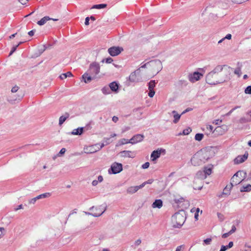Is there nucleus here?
<instances>
[{
    "label": "nucleus",
    "instance_id": "nucleus-1",
    "mask_svg": "<svg viewBox=\"0 0 251 251\" xmlns=\"http://www.w3.org/2000/svg\"><path fill=\"white\" fill-rule=\"evenodd\" d=\"M233 69L227 65H224L223 70L220 75V83L229 80L231 78V73Z\"/></svg>",
    "mask_w": 251,
    "mask_h": 251
},
{
    "label": "nucleus",
    "instance_id": "nucleus-2",
    "mask_svg": "<svg viewBox=\"0 0 251 251\" xmlns=\"http://www.w3.org/2000/svg\"><path fill=\"white\" fill-rule=\"evenodd\" d=\"M207 159L202 153H198L191 158V162L194 166H200L204 163Z\"/></svg>",
    "mask_w": 251,
    "mask_h": 251
},
{
    "label": "nucleus",
    "instance_id": "nucleus-3",
    "mask_svg": "<svg viewBox=\"0 0 251 251\" xmlns=\"http://www.w3.org/2000/svg\"><path fill=\"white\" fill-rule=\"evenodd\" d=\"M87 72L90 75L97 77V75L100 72V65L98 62H94L90 64Z\"/></svg>",
    "mask_w": 251,
    "mask_h": 251
},
{
    "label": "nucleus",
    "instance_id": "nucleus-4",
    "mask_svg": "<svg viewBox=\"0 0 251 251\" xmlns=\"http://www.w3.org/2000/svg\"><path fill=\"white\" fill-rule=\"evenodd\" d=\"M240 176H242V172L239 171L236 172L231 178L230 188H232L233 185H237L242 182L244 179H242Z\"/></svg>",
    "mask_w": 251,
    "mask_h": 251
},
{
    "label": "nucleus",
    "instance_id": "nucleus-5",
    "mask_svg": "<svg viewBox=\"0 0 251 251\" xmlns=\"http://www.w3.org/2000/svg\"><path fill=\"white\" fill-rule=\"evenodd\" d=\"M122 170V164L120 163L114 162L111 165L108 172L112 174H116L120 173Z\"/></svg>",
    "mask_w": 251,
    "mask_h": 251
},
{
    "label": "nucleus",
    "instance_id": "nucleus-6",
    "mask_svg": "<svg viewBox=\"0 0 251 251\" xmlns=\"http://www.w3.org/2000/svg\"><path fill=\"white\" fill-rule=\"evenodd\" d=\"M123 50L122 47L113 46L108 49V52L111 56H115L120 54Z\"/></svg>",
    "mask_w": 251,
    "mask_h": 251
},
{
    "label": "nucleus",
    "instance_id": "nucleus-7",
    "mask_svg": "<svg viewBox=\"0 0 251 251\" xmlns=\"http://www.w3.org/2000/svg\"><path fill=\"white\" fill-rule=\"evenodd\" d=\"M224 67V65H217L211 72L208 74V80L210 79L213 75H216L219 77L220 73L222 72Z\"/></svg>",
    "mask_w": 251,
    "mask_h": 251
},
{
    "label": "nucleus",
    "instance_id": "nucleus-8",
    "mask_svg": "<svg viewBox=\"0 0 251 251\" xmlns=\"http://www.w3.org/2000/svg\"><path fill=\"white\" fill-rule=\"evenodd\" d=\"M149 63L150 66L156 69L155 71L157 73H158L162 69V63L158 59L151 60L149 62Z\"/></svg>",
    "mask_w": 251,
    "mask_h": 251
},
{
    "label": "nucleus",
    "instance_id": "nucleus-9",
    "mask_svg": "<svg viewBox=\"0 0 251 251\" xmlns=\"http://www.w3.org/2000/svg\"><path fill=\"white\" fill-rule=\"evenodd\" d=\"M162 153H165V150L163 149H157V150L153 151L151 155V158L152 161H155L158 158Z\"/></svg>",
    "mask_w": 251,
    "mask_h": 251
},
{
    "label": "nucleus",
    "instance_id": "nucleus-10",
    "mask_svg": "<svg viewBox=\"0 0 251 251\" xmlns=\"http://www.w3.org/2000/svg\"><path fill=\"white\" fill-rule=\"evenodd\" d=\"M216 75H213L212 77L208 80V74L206 76V82L210 85H215L220 83V78Z\"/></svg>",
    "mask_w": 251,
    "mask_h": 251
},
{
    "label": "nucleus",
    "instance_id": "nucleus-11",
    "mask_svg": "<svg viewBox=\"0 0 251 251\" xmlns=\"http://www.w3.org/2000/svg\"><path fill=\"white\" fill-rule=\"evenodd\" d=\"M176 219L180 220L179 222H176V224L174 225V227L175 228H180L183 225L184 223V218L183 216L180 214H176L175 215Z\"/></svg>",
    "mask_w": 251,
    "mask_h": 251
},
{
    "label": "nucleus",
    "instance_id": "nucleus-12",
    "mask_svg": "<svg viewBox=\"0 0 251 251\" xmlns=\"http://www.w3.org/2000/svg\"><path fill=\"white\" fill-rule=\"evenodd\" d=\"M202 75L198 72H194L193 74H190L188 76L189 80L191 82H195L196 81L199 80L200 79L201 76Z\"/></svg>",
    "mask_w": 251,
    "mask_h": 251
},
{
    "label": "nucleus",
    "instance_id": "nucleus-13",
    "mask_svg": "<svg viewBox=\"0 0 251 251\" xmlns=\"http://www.w3.org/2000/svg\"><path fill=\"white\" fill-rule=\"evenodd\" d=\"M144 138V135L140 134H136L130 139V144H135L137 143L140 142L143 140Z\"/></svg>",
    "mask_w": 251,
    "mask_h": 251
},
{
    "label": "nucleus",
    "instance_id": "nucleus-14",
    "mask_svg": "<svg viewBox=\"0 0 251 251\" xmlns=\"http://www.w3.org/2000/svg\"><path fill=\"white\" fill-rule=\"evenodd\" d=\"M248 157V153L247 152H246L243 155H238L235 158L234 160V163L236 164H238L243 163L247 159Z\"/></svg>",
    "mask_w": 251,
    "mask_h": 251
},
{
    "label": "nucleus",
    "instance_id": "nucleus-15",
    "mask_svg": "<svg viewBox=\"0 0 251 251\" xmlns=\"http://www.w3.org/2000/svg\"><path fill=\"white\" fill-rule=\"evenodd\" d=\"M50 193H46L37 196V197L30 199L29 201V203L30 204H34L37 200L44 199L50 196Z\"/></svg>",
    "mask_w": 251,
    "mask_h": 251
},
{
    "label": "nucleus",
    "instance_id": "nucleus-16",
    "mask_svg": "<svg viewBox=\"0 0 251 251\" xmlns=\"http://www.w3.org/2000/svg\"><path fill=\"white\" fill-rule=\"evenodd\" d=\"M110 89L113 92L117 93L119 92V86L117 82L113 81L109 84Z\"/></svg>",
    "mask_w": 251,
    "mask_h": 251
},
{
    "label": "nucleus",
    "instance_id": "nucleus-17",
    "mask_svg": "<svg viewBox=\"0 0 251 251\" xmlns=\"http://www.w3.org/2000/svg\"><path fill=\"white\" fill-rule=\"evenodd\" d=\"M212 173V169L211 168L204 167L203 172L199 171L197 173V176L203 175L204 173V178L206 177L207 175H210Z\"/></svg>",
    "mask_w": 251,
    "mask_h": 251
},
{
    "label": "nucleus",
    "instance_id": "nucleus-18",
    "mask_svg": "<svg viewBox=\"0 0 251 251\" xmlns=\"http://www.w3.org/2000/svg\"><path fill=\"white\" fill-rule=\"evenodd\" d=\"M82 78L83 79L84 81L87 83L90 82L92 79L96 78V77L94 76L90 75L89 73L87 72L82 75Z\"/></svg>",
    "mask_w": 251,
    "mask_h": 251
},
{
    "label": "nucleus",
    "instance_id": "nucleus-19",
    "mask_svg": "<svg viewBox=\"0 0 251 251\" xmlns=\"http://www.w3.org/2000/svg\"><path fill=\"white\" fill-rule=\"evenodd\" d=\"M143 188V185L135 186H131L127 189V192L129 194H133L136 192L138 190Z\"/></svg>",
    "mask_w": 251,
    "mask_h": 251
},
{
    "label": "nucleus",
    "instance_id": "nucleus-20",
    "mask_svg": "<svg viewBox=\"0 0 251 251\" xmlns=\"http://www.w3.org/2000/svg\"><path fill=\"white\" fill-rule=\"evenodd\" d=\"M231 188H230V186H229V188L227 186H226L225 189H224V191L222 193L218 194L217 196L219 198H223V197H226L228 196L230 194V191Z\"/></svg>",
    "mask_w": 251,
    "mask_h": 251
},
{
    "label": "nucleus",
    "instance_id": "nucleus-21",
    "mask_svg": "<svg viewBox=\"0 0 251 251\" xmlns=\"http://www.w3.org/2000/svg\"><path fill=\"white\" fill-rule=\"evenodd\" d=\"M172 113L173 114L174 117L173 123L175 124L177 123L182 114H178L176 110L172 111Z\"/></svg>",
    "mask_w": 251,
    "mask_h": 251
},
{
    "label": "nucleus",
    "instance_id": "nucleus-22",
    "mask_svg": "<svg viewBox=\"0 0 251 251\" xmlns=\"http://www.w3.org/2000/svg\"><path fill=\"white\" fill-rule=\"evenodd\" d=\"M139 69L132 72L129 76V80L130 81L134 82H137L138 79L136 78V73H138Z\"/></svg>",
    "mask_w": 251,
    "mask_h": 251
},
{
    "label": "nucleus",
    "instance_id": "nucleus-23",
    "mask_svg": "<svg viewBox=\"0 0 251 251\" xmlns=\"http://www.w3.org/2000/svg\"><path fill=\"white\" fill-rule=\"evenodd\" d=\"M163 202L162 200L160 199L156 200L152 204L153 208H160L162 206Z\"/></svg>",
    "mask_w": 251,
    "mask_h": 251
},
{
    "label": "nucleus",
    "instance_id": "nucleus-24",
    "mask_svg": "<svg viewBox=\"0 0 251 251\" xmlns=\"http://www.w3.org/2000/svg\"><path fill=\"white\" fill-rule=\"evenodd\" d=\"M69 116L70 114L68 113H65L64 115L60 116L59 119V125L60 126L62 125Z\"/></svg>",
    "mask_w": 251,
    "mask_h": 251
},
{
    "label": "nucleus",
    "instance_id": "nucleus-25",
    "mask_svg": "<svg viewBox=\"0 0 251 251\" xmlns=\"http://www.w3.org/2000/svg\"><path fill=\"white\" fill-rule=\"evenodd\" d=\"M83 130L84 127H78L77 128L74 129L72 132V134L75 135H80L83 133Z\"/></svg>",
    "mask_w": 251,
    "mask_h": 251
},
{
    "label": "nucleus",
    "instance_id": "nucleus-26",
    "mask_svg": "<svg viewBox=\"0 0 251 251\" xmlns=\"http://www.w3.org/2000/svg\"><path fill=\"white\" fill-rule=\"evenodd\" d=\"M51 20V18L49 16H45L42 18L40 20L37 22V24L39 25H44L47 21Z\"/></svg>",
    "mask_w": 251,
    "mask_h": 251
},
{
    "label": "nucleus",
    "instance_id": "nucleus-27",
    "mask_svg": "<svg viewBox=\"0 0 251 251\" xmlns=\"http://www.w3.org/2000/svg\"><path fill=\"white\" fill-rule=\"evenodd\" d=\"M95 147H96L95 145L89 147L88 148L85 149L86 151H85V152L87 153H93L98 151L97 149H94Z\"/></svg>",
    "mask_w": 251,
    "mask_h": 251
},
{
    "label": "nucleus",
    "instance_id": "nucleus-28",
    "mask_svg": "<svg viewBox=\"0 0 251 251\" xmlns=\"http://www.w3.org/2000/svg\"><path fill=\"white\" fill-rule=\"evenodd\" d=\"M105 211V208L104 209L101 211L100 213H90L89 212H84L85 214L87 215H91L95 217H98L100 216Z\"/></svg>",
    "mask_w": 251,
    "mask_h": 251
},
{
    "label": "nucleus",
    "instance_id": "nucleus-29",
    "mask_svg": "<svg viewBox=\"0 0 251 251\" xmlns=\"http://www.w3.org/2000/svg\"><path fill=\"white\" fill-rule=\"evenodd\" d=\"M131 151H124L121 152V154L123 157L133 158V156L131 155Z\"/></svg>",
    "mask_w": 251,
    "mask_h": 251
},
{
    "label": "nucleus",
    "instance_id": "nucleus-30",
    "mask_svg": "<svg viewBox=\"0 0 251 251\" xmlns=\"http://www.w3.org/2000/svg\"><path fill=\"white\" fill-rule=\"evenodd\" d=\"M73 76V74L71 72H67L66 73H64L61 74L59 77L61 79H64L66 78L67 77H71Z\"/></svg>",
    "mask_w": 251,
    "mask_h": 251
},
{
    "label": "nucleus",
    "instance_id": "nucleus-31",
    "mask_svg": "<svg viewBox=\"0 0 251 251\" xmlns=\"http://www.w3.org/2000/svg\"><path fill=\"white\" fill-rule=\"evenodd\" d=\"M107 4L104 3L94 5L91 8L92 9H103L106 7Z\"/></svg>",
    "mask_w": 251,
    "mask_h": 251
},
{
    "label": "nucleus",
    "instance_id": "nucleus-32",
    "mask_svg": "<svg viewBox=\"0 0 251 251\" xmlns=\"http://www.w3.org/2000/svg\"><path fill=\"white\" fill-rule=\"evenodd\" d=\"M251 191V185L248 184L246 186H243L240 189L241 192H250Z\"/></svg>",
    "mask_w": 251,
    "mask_h": 251
},
{
    "label": "nucleus",
    "instance_id": "nucleus-33",
    "mask_svg": "<svg viewBox=\"0 0 251 251\" xmlns=\"http://www.w3.org/2000/svg\"><path fill=\"white\" fill-rule=\"evenodd\" d=\"M155 86V80H151L148 83L149 90H153V88H154Z\"/></svg>",
    "mask_w": 251,
    "mask_h": 251
},
{
    "label": "nucleus",
    "instance_id": "nucleus-34",
    "mask_svg": "<svg viewBox=\"0 0 251 251\" xmlns=\"http://www.w3.org/2000/svg\"><path fill=\"white\" fill-rule=\"evenodd\" d=\"M128 143H130V139L128 140L125 138H123L119 141V144L120 145H122Z\"/></svg>",
    "mask_w": 251,
    "mask_h": 251
},
{
    "label": "nucleus",
    "instance_id": "nucleus-35",
    "mask_svg": "<svg viewBox=\"0 0 251 251\" xmlns=\"http://www.w3.org/2000/svg\"><path fill=\"white\" fill-rule=\"evenodd\" d=\"M109 87H104L101 89V91L102 93L104 95H108L110 93V90L109 89Z\"/></svg>",
    "mask_w": 251,
    "mask_h": 251
},
{
    "label": "nucleus",
    "instance_id": "nucleus-36",
    "mask_svg": "<svg viewBox=\"0 0 251 251\" xmlns=\"http://www.w3.org/2000/svg\"><path fill=\"white\" fill-rule=\"evenodd\" d=\"M105 208L106 209V206L100 205L98 207H96L95 209L97 212H98L97 213H100L101 211H102Z\"/></svg>",
    "mask_w": 251,
    "mask_h": 251
},
{
    "label": "nucleus",
    "instance_id": "nucleus-37",
    "mask_svg": "<svg viewBox=\"0 0 251 251\" xmlns=\"http://www.w3.org/2000/svg\"><path fill=\"white\" fill-rule=\"evenodd\" d=\"M203 137V134L202 133H197L195 135V139L197 141H201Z\"/></svg>",
    "mask_w": 251,
    "mask_h": 251
},
{
    "label": "nucleus",
    "instance_id": "nucleus-38",
    "mask_svg": "<svg viewBox=\"0 0 251 251\" xmlns=\"http://www.w3.org/2000/svg\"><path fill=\"white\" fill-rule=\"evenodd\" d=\"M234 73L235 74L238 75V77H240L241 75V69L240 67H238L235 69Z\"/></svg>",
    "mask_w": 251,
    "mask_h": 251
},
{
    "label": "nucleus",
    "instance_id": "nucleus-39",
    "mask_svg": "<svg viewBox=\"0 0 251 251\" xmlns=\"http://www.w3.org/2000/svg\"><path fill=\"white\" fill-rule=\"evenodd\" d=\"M105 145H106L105 144V143L104 142L102 143L101 144H100L99 143L95 144V147L97 148V150H98V151L100 150Z\"/></svg>",
    "mask_w": 251,
    "mask_h": 251
},
{
    "label": "nucleus",
    "instance_id": "nucleus-40",
    "mask_svg": "<svg viewBox=\"0 0 251 251\" xmlns=\"http://www.w3.org/2000/svg\"><path fill=\"white\" fill-rule=\"evenodd\" d=\"M191 131H192V130H191V128H190V127L184 129L183 130L182 134L185 135H188Z\"/></svg>",
    "mask_w": 251,
    "mask_h": 251
},
{
    "label": "nucleus",
    "instance_id": "nucleus-41",
    "mask_svg": "<svg viewBox=\"0 0 251 251\" xmlns=\"http://www.w3.org/2000/svg\"><path fill=\"white\" fill-rule=\"evenodd\" d=\"M154 180L153 179H150L146 181H145L141 185H143V188L145 186V185L147 184H151L153 182Z\"/></svg>",
    "mask_w": 251,
    "mask_h": 251
},
{
    "label": "nucleus",
    "instance_id": "nucleus-42",
    "mask_svg": "<svg viewBox=\"0 0 251 251\" xmlns=\"http://www.w3.org/2000/svg\"><path fill=\"white\" fill-rule=\"evenodd\" d=\"M113 59L111 57H109L108 58H106L105 59H103L102 61V62H104L105 61L106 63L109 64V63H112L113 62Z\"/></svg>",
    "mask_w": 251,
    "mask_h": 251
},
{
    "label": "nucleus",
    "instance_id": "nucleus-43",
    "mask_svg": "<svg viewBox=\"0 0 251 251\" xmlns=\"http://www.w3.org/2000/svg\"><path fill=\"white\" fill-rule=\"evenodd\" d=\"M245 93L247 94L251 95V86H248L245 90Z\"/></svg>",
    "mask_w": 251,
    "mask_h": 251
},
{
    "label": "nucleus",
    "instance_id": "nucleus-44",
    "mask_svg": "<svg viewBox=\"0 0 251 251\" xmlns=\"http://www.w3.org/2000/svg\"><path fill=\"white\" fill-rule=\"evenodd\" d=\"M211 241H212V239L211 238H208L206 239H204L203 240V242L205 245H207L210 244Z\"/></svg>",
    "mask_w": 251,
    "mask_h": 251
},
{
    "label": "nucleus",
    "instance_id": "nucleus-45",
    "mask_svg": "<svg viewBox=\"0 0 251 251\" xmlns=\"http://www.w3.org/2000/svg\"><path fill=\"white\" fill-rule=\"evenodd\" d=\"M103 142L106 145L109 144L111 142L110 138H104Z\"/></svg>",
    "mask_w": 251,
    "mask_h": 251
},
{
    "label": "nucleus",
    "instance_id": "nucleus-46",
    "mask_svg": "<svg viewBox=\"0 0 251 251\" xmlns=\"http://www.w3.org/2000/svg\"><path fill=\"white\" fill-rule=\"evenodd\" d=\"M155 94V91L154 90H149V92L148 93V96L150 98H152Z\"/></svg>",
    "mask_w": 251,
    "mask_h": 251
},
{
    "label": "nucleus",
    "instance_id": "nucleus-47",
    "mask_svg": "<svg viewBox=\"0 0 251 251\" xmlns=\"http://www.w3.org/2000/svg\"><path fill=\"white\" fill-rule=\"evenodd\" d=\"M47 48L45 45L43 46L41 49H39V55L41 54L46 50Z\"/></svg>",
    "mask_w": 251,
    "mask_h": 251
},
{
    "label": "nucleus",
    "instance_id": "nucleus-48",
    "mask_svg": "<svg viewBox=\"0 0 251 251\" xmlns=\"http://www.w3.org/2000/svg\"><path fill=\"white\" fill-rule=\"evenodd\" d=\"M18 46H14L12 48V49L9 53V56L11 55L17 50Z\"/></svg>",
    "mask_w": 251,
    "mask_h": 251
},
{
    "label": "nucleus",
    "instance_id": "nucleus-49",
    "mask_svg": "<svg viewBox=\"0 0 251 251\" xmlns=\"http://www.w3.org/2000/svg\"><path fill=\"white\" fill-rule=\"evenodd\" d=\"M149 166H150V163L148 162H147L142 165V168L143 169H146L148 168L149 167Z\"/></svg>",
    "mask_w": 251,
    "mask_h": 251
},
{
    "label": "nucleus",
    "instance_id": "nucleus-50",
    "mask_svg": "<svg viewBox=\"0 0 251 251\" xmlns=\"http://www.w3.org/2000/svg\"><path fill=\"white\" fill-rule=\"evenodd\" d=\"M217 216H218V218L219 219V220L221 221H223L224 220V216L222 214L218 213Z\"/></svg>",
    "mask_w": 251,
    "mask_h": 251
},
{
    "label": "nucleus",
    "instance_id": "nucleus-51",
    "mask_svg": "<svg viewBox=\"0 0 251 251\" xmlns=\"http://www.w3.org/2000/svg\"><path fill=\"white\" fill-rule=\"evenodd\" d=\"M66 151V150L65 148H62L61 149V150L59 152V153L57 154V155L58 156H61L62 154H63Z\"/></svg>",
    "mask_w": 251,
    "mask_h": 251
},
{
    "label": "nucleus",
    "instance_id": "nucleus-52",
    "mask_svg": "<svg viewBox=\"0 0 251 251\" xmlns=\"http://www.w3.org/2000/svg\"><path fill=\"white\" fill-rule=\"evenodd\" d=\"M184 248V245H180V246H179L178 247H177V248H176V251H182V250H183Z\"/></svg>",
    "mask_w": 251,
    "mask_h": 251
},
{
    "label": "nucleus",
    "instance_id": "nucleus-53",
    "mask_svg": "<svg viewBox=\"0 0 251 251\" xmlns=\"http://www.w3.org/2000/svg\"><path fill=\"white\" fill-rule=\"evenodd\" d=\"M19 87L17 86H14L13 87H12V89H11V92L12 93H15L16 92L18 91V90H19Z\"/></svg>",
    "mask_w": 251,
    "mask_h": 251
},
{
    "label": "nucleus",
    "instance_id": "nucleus-54",
    "mask_svg": "<svg viewBox=\"0 0 251 251\" xmlns=\"http://www.w3.org/2000/svg\"><path fill=\"white\" fill-rule=\"evenodd\" d=\"M231 234L230 233V232H228L227 233H225L224 234H223L222 236V238H226L227 237H228L230 235H231Z\"/></svg>",
    "mask_w": 251,
    "mask_h": 251
},
{
    "label": "nucleus",
    "instance_id": "nucleus-55",
    "mask_svg": "<svg viewBox=\"0 0 251 251\" xmlns=\"http://www.w3.org/2000/svg\"><path fill=\"white\" fill-rule=\"evenodd\" d=\"M236 230V228L234 225L232 226L231 230L229 231L230 233L232 234Z\"/></svg>",
    "mask_w": 251,
    "mask_h": 251
},
{
    "label": "nucleus",
    "instance_id": "nucleus-56",
    "mask_svg": "<svg viewBox=\"0 0 251 251\" xmlns=\"http://www.w3.org/2000/svg\"><path fill=\"white\" fill-rule=\"evenodd\" d=\"M228 248H227V246H224L222 245L221 246V249L220 251H226V250H227Z\"/></svg>",
    "mask_w": 251,
    "mask_h": 251
},
{
    "label": "nucleus",
    "instance_id": "nucleus-57",
    "mask_svg": "<svg viewBox=\"0 0 251 251\" xmlns=\"http://www.w3.org/2000/svg\"><path fill=\"white\" fill-rule=\"evenodd\" d=\"M141 243V240L139 239L138 240H137L135 243H134V245L136 246H139V245H140V244Z\"/></svg>",
    "mask_w": 251,
    "mask_h": 251
},
{
    "label": "nucleus",
    "instance_id": "nucleus-58",
    "mask_svg": "<svg viewBox=\"0 0 251 251\" xmlns=\"http://www.w3.org/2000/svg\"><path fill=\"white\" fill-rule=\"evenodd\" d=\"M192 110V108L188 107V108H186L184 111H183L182 112L181 114L183 115V114L186 113V112L191 111Z\"/></svg>",
    "mask_w": 251,
    "mask_h": 251
},
{
    "label": "nucleus",
    "instance_id": "nucleus-59",
    "mask_svg": "<svg viewBox=\"0 0 251 251\" xmlns=\"http://www.w3.org/2000/svg\"><path fill=\"white\" fill-rule=\"evenodd\" d=\"M89 20H90L89 17H87L85 18V25H89Z\"/></svg>",
    "mask_w": 251,
    "mask_h": 251
},
{
    "label": "nucleus",
    "instance_id": "nucleus-60",
    "mask_svg": "<svg viewBox=\"0 0 251 251\" xmlns=\"http://www.w3.org/2000/svg\"><path fill=\"white\" fill-rule=\"evenodd\" d=\"M35 32V30L33 29V30H31V31H29V32H28V34L29 36H33V35H34V34Z\"/></svg>",
    "mask_w": 251,
    "mask_h": 251
},
{
    "label": "nucleus",
    "instance_id": "nucleus-61",
    "mask_svg": "<svg viewBox=\"0 0 251 251\" xmlns=\"http://www.w3.org/2000/svg\"><path fill=\"white\" fill-rule=\"evenodd\" d=\"M222 121L221 120H216L213 123L215 124V125H220L222 123Z\"/></svg>",
    "mask_w": 251,
    "mask_h": 251
},
{
    "label": "nucleus",
    "instance_id": "nucleus-62",
    "mask_svg": "<svg viewBox=\"0 0 251 251\" xmlns=\"http://www.w3.org/2000/svg\"><path fill=\"white\" fill-rule=\"evenodd\" d=\"M207 129L209 130L210 131H212L213 129V127L211 125H208L207 126Z\"/></svg>",
    "mask_w": 251,
    "mask_h": 251
},
{
    "label": "nucleus",
    "instance_id": "nucleus-63",
    "mask_svg": "<svg viewBox=\"0 0 251 251\" xmlns=\"http://www.w3.org/2000/svg\"><path fill=\"white\" fill-rule=\"evenodd\" d=\"M118 117H117V116H113L112 117V121L114 122V123H116L118 121Z\"/></svg>",
    "mask_w": 251,
    "mask_h": 251
},
{
    "label": "nucleus",
    "instance_id": "nucleus-64",
    "mask_svg": "<svg viewBox=\"0 0 251 251\" xmlns=\"http://www.w3.org/2000/svg\"><path fill=\"white\" fill-rule=\"evenodd\" d=\"M231 37H232V36H231V35L230 34H227V35H226L224 37V38H225V39H227L230 40V39H231Z\"/></svg>",
    "mask_w": 251,
    "mask_h": 251
}]
</instances>
